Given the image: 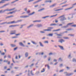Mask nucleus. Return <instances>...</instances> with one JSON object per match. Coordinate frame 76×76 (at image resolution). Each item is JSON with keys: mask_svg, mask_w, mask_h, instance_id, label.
<instances>
[{"mask_svg": "<svg viewBox=\"0 0 76 76\" xmlns=\"http://www.w3.org/2000/svg\"><path fill=\"white\" fill-rule=\"evenodd\" d=\"M63 18H62L60 19V21H64V20H67V18H65V17L64 16V15H62L59 17L58 18H63Z\"/></svg>", "mask_w": 76, "mask_h": 76, "instance_id": "nucleus-1", "label": "nucleus"}, {"mask_svg": "<svg viewBox=\"0 0 76 76\" xmlns=\"http://www.w3.org/2000/svg\"><path fill=\"white\" fill-rule=\"evenodd\" d=\"M22 20H23L22 19L18 20L17 21H11V23L12 24L13 23H19V22H22Z\"/></svg>", "mask_w": 76, "mask_h": 76, "instance_id": "nucleus-2", "label": "nucleus"}, {"mask_svg": "<svg viewBox=\"0 0 76 76\" xmlns=\"http://www.w3.org/2000/svg\"><path fill=\"white\" fill-rule=\"evenodd\" d=\"M6 23L7 24H12V21L8 22V23L7 22H3V23H0V25H4L5 24H6Z\"/></svg>", "mask_w": 76, "mask_h": 76, "instance_id": "nucleus-3", "label": "nucleus"}, {"mask_svg": "<svg viewBox=\"0 0 76 76\" xmlns=\"http://www.w3.org/2000/svg\"><path fill=\"white\" fill-rule=\"evenodd\" d=\"M35 26H36L37 28H42L43 27V25L41 24H38L35 25Z\"/></svg>", "mask_w": 76, "mask_h": 76, "instance_id": "nucleus-4", "label": "nucleus"}, {"mask_svg": "<svg viewBox=\"0 0 76 76\" xmlns=\"http://www.w3.org/2000/svg\"><path fill=\"white\" fill-rule=\"evenodd\" d=\"M16 30H13V31H10V32H11L10 33V35H13V34H16Z\"/></svg>", "mask_w": 76, "mask_h": 76, "instance_id": "nucleus-5", "label": "nucleus"}, {"mask_svg": "<svg viewBox=\"0 0 76 76\" xmlns=\"http://www.w3.org/2000/svg\"><path fill=\"white\" fill-rule=\"evenodd\" d=\"M11 0H1V1L0 2V4L1 3H5V1H10Z\"/></svg>", "mask_w": 76, "mask_h": 76, "instance_id": "nucleus-6", "label": "nucleus"}, {"mask_svg": "<svg viewBox=\"0 0 76 76\" xmlns=\"http://www.w3.org/2000/svg\"><path fill=\"white\" fill-rule=\"evenodd\" d=\"M19 25H11L9 26V28H12V27H15V26H19Z\"/></svg>", "mask_w": 76, "mask_h": 76, "instance_id": "nucleus-7", "label": "nucleus"}, {"mask_svg": "<svg viewBox=\"0 0 76 76\" xmlns=\"http://www.w3.org/2000/svg\"><path fill=\"white\" fill-rule=\"evenodd\" d=\"M64 41H65L63 39H60V40L58 41V42H60V43H61V44H62L63 43V42H64Z\"/></svg>", "mask_w": 76, "mask_h": 76, "instance_id": "nucleus-8", "label": "nucleus"}, {"mask_svg": "<svg viewBox=\"0 0 76 76\" xmlns=\"http://www.w3.org/2000/svg\"><path fill=\"white\" fill-rule=\"evenodd\" d=\"M6 11H7L6 9L4 10H0V13H4Z\"/></svg>", "mask_w": 76, "mask_h": 76, "instance_id": "nucleus-9", "label": "nucleus"}, {"mask_svg": "<svg viewBox=\"0 0 76 76\" xmlns=\"http://www.w3.org/2000/svg\"><path fill=\"white\" fill-rule=\"evenodd\" d=\"M58 47H59V48H60V49H61V50H64V48H63V46H61L60 45H58Z\"/></svg>", "mask_w": 76, "mask_h": 76, "instance_id": "nucleus-10", "label": "nucleus"}, {"mask_svg": "<svg viewBox=\"0 0 76 76\" xmlns=\"http://www.w3.org/2000/svg\"><path fill=\"white\" fill-rule=\"evenodd\" d=\"M19 44L20 45V46H22L24 47H25V45L22 42H20Z\"/></svg>", "mask_w": 76, "mask_h": 76, "instance_id": "nucleus-11", "label": "nucleus"}, {"mask_svg": "<svg viewBox=\"0 0 76 76\" xmlns=\"http://www.w3.org/2000/svg\"><path fill=\"white\" fill-rule=\"evenodd\" d=\"M57 5V4L55 3L54 4L52 5H51L50 6V7H54V6H55Z\"/></svg>", "mask_w": 76, "mask_h": 76, "instance_id": "nucleus-12", "label": "nucleus"}, {"mask_svg": "<svg viewBox=\"0 0 76 76\" xmlns=\"http://www.w3.org/2000/svg\"><path fill=\"white\" fill-rule=\"evenodd\" d=\"M53 29V27H48V30H49L48 31H51V29Z\"/></svg>", "mask_w": 76, "mask_h": 76, "instance_id": "nucleus-13", "label": "nucleus"}, {"mask_svg": "<svg viewBox=\"0 0 76 76\" xmlns=\"http://www.w3.org/2000/svg\"><path fill=\"white\" fill-rule=\"evenodd\" d=\"M41 22V20H36L33 21V23H35V22Z\"/></svg>", "mask_w": 76, "mask_h": 76, "instance_id": "nucleus-14", "label": "nucleus"}, {"mask_svg": "<svg viewBox=\"0 0 76 76\" xmlns=\"http://www.w3.org/2000/svg\"><path fill=\"white\" fill-rule=\"evenodd\" d=\"M56 54V53H53L52 52H50L48 54L49 56H51V55H55Z\"/></svg>", "mask_w": 76, "mask_h": 76, "instance_id": "nucleus-15", "label": "nucleus"}, {"mask_svg": "<svg viewBox=\"0 0 76 76\" xmlns=\"http://www.w3.org/2000/svg\"><path fill=\"white\" fill-rule=\"evenodd\" d=\"M42 0H38V1H36V2H34V3H33V4H36V3H38V2H39L41 1H42Z\"/></svg>", "mask_w": 76, "mask_h": 76, "instance_id": "nucleus-16", "label": "nucleus"}, {"mask_svg": "<svg viewBox=\"0 0 76 76\" xmlns=\"http://www.w3.org/2000/svg\"><path fill=\"white\" fill-rule=\"evenodd\" d=\"M53 34L52 33L49 34L47 35V36L48 37H53Z\"/></svg>", "mask_w": 76, "mask_h": 76, "instance_id": "nucleus-17", "label": "nucleus"}, {"mask_svg": "<svg viewBox=\"0 0 76 76\" xmlns=\"http://www.w3.org/2000/svg\"><path fill=\"white\" fill-rule=\"evenodd\" d=\"M34 26V24H31L29 26L27 27V28L28 29V28H31V27H32Z\"/></svg>", "mask_w": 76, "mask_h": 76, "instance_id": "nucleus-18", "label": "nucleus"}, {"mask_svg": "<svg viewBox=\"0 0 76 76\" xmlns=\"http://www.w3.org/2000/svg\"><path fill=\"white\" fill-rule=\"evenodd\" d=\"M76 14V12H74V13H72V16L71 18V19H73V15H75Z\"/></svg>", "mask_w": 76, "mask_h": 76, "instance_id": "nucleus-19", "label": "nucleus"}, {"mask_svg": "<svg viewBox=\"0 0 76 76\" xmlns=\"http://www.w3.org/2000/svg\"><path fill=\"white\" fill-rule=\"evenodd\" d=\"M15 8H14L12 9H11L10 10H8V9H6L7 11H11L12 10H15Z\"/></svg>", "mask_w": 76, "mask_h": 76, "instance_id": "nucleus-20", "label": "nucleus"}, {"mask_svg": "<svg viewBox=\"0 0 76 76\" xmlns=\"http://www.w3.org/2000/svg\"><path fill=\"white\" fill-rule=\"evenodd\" d=\"M39 43L40 44V47H44V45H42V43L41 42H39Z\"/></svg>", "mask_w": 76, "mask_h": 76, "instance_id": "nucleus-21", "label": "nucleus"}, {"mask_svg": "<svg viewBox=\"0 0 76 76\" xmlns=\"http://www.w3.org/2000/svg\"><path fill=\"white\" fill-rule=\"evenodd\" d=\"M63 8H61L60 9H58V10H54L55 12H57V11H59L60 10H63Z\"/></svg>", "mask_w": 76, "mask_h": 76, "instance_id": "nucleus-22", "label": "nucleus"}, {"mask_svg": "<svg viewBox=\"0 0 76 76\" xmlns=\"http://www.w3.org/2000/svg\"><path fill=\"white\" fill-rule=\"evenodd\" d=\"M11 46L12 47H15L16 46V45L12 44L11 45Z\"/></svg>", "mask_w": 76, "mask_h": 76, "instance_id": "nucleus-23", "label": "nucleus"}, {"mask_svg": "<svg viewBox=\"0 0 76 76\" xmlns=\"http://www.w3.org/2000/svg\"><path fill=\"white\" fill-rule=\"evenodd\" d=\"M64 74L66 76H68V75H69V73H67V72H64Z\"/></svg>", "mask_w": 76, "mask_h": 76, "instance_id": "nucleus-24", "label": "nucleus"}, {"mask_svg": "<svg viewBox=\"0 0 76 76\" xmlns=\"http://www.w3.org/2000/svg\"><path fill=\"white\" fill-rule=\"evenodd\" d=\"M57 24H54V23H52L50 25V26H57Z\"/></svg>", "mask_w": 76, "mask_h": 76, "instance_id": "nucleus-25", "label": "nucleus"}, {"mask_svg": "<svg viewBox=\"0 0 76 76\" xmlns=\"http://www.w3.org/2000/svg\"><path fill=\"white\" fill-rule=\"evenodd\" d=\"M28 53L27 52L25 54V57H28Z\"/></svg>", "mask_w": 76, "mask_h": 76, "instance_id": "nucleus-26", "label": "nucleus"}, {"mask_svg": "<svg viewBox=\"0 0 76 76\" xmlns=\"http://www.w3.org/2000/svg\"><path fill=\"white\" fill-rule=\"evenodd\" d=\"M35 14V12H34L32 13H31L30 14H28L29 16H31V15H33Z\"/></svg>", "mask_w": 76, "mask_h": 76, "instance_id": "nucleus-27", "label": "nucleus"}, {"mask_svg": "<svg viewBox=\"0 0 76 76\" xmlns=\"http://www.w3.org/2000/svg\"><path fill=\"white\" fill-rule=\"evenodd\" d=\"M9 4H10L8 3L4 5H3V6L4 7H5V6H8V5H9Z\"/></svg>", "mask_w": 76, "mask_h": 76, "instance_id": "nucleus-28", "label": "nucleus"}, {"mask_svg": "<svg viewBox=\"0 0 76 76\" xmlns=\"http://www.w3.org/2000/svg\"><path fill=\"white\" fill-rule=\"evenodd\" d=\"M60 31V29H58L57 30H54L53 31V32H56L57 31Z\"/></svg>", "mask_w": 76, "mask_h": 76, "instance_id": "nucleus-29", "label": "nucleus"}, {"mask_svg": "<svg viewBox=\"0 0 76 76\" xmlns=\"http://www.w3.org/2000/svg\"><path fill=\"white\" fill-rule=\"evenodd\" d=\"M58 61H63V59L61 58H60L58 60Z\"/></svg>", "mask_w": 76, "mask_h": 76, "instance_id": "nucleus-30", "label": "nucleus"}, {"mask_svg": "<svg viewBox=\"0 0 76 76\" xmlns=\"http://www.w3.org/2000/svg\"><path fill=\"white\" fill-rule=\"evenodd\" d=\"M58 15V14H56V15H52L50 17V18H53V17H54L55 16H57Z\"/></svg>", "mask_w": 76, "mask_h": 76, "instance_id": "nucleus-31", "label": "nucleus"}, {"mask_svg": "<svg viewBox=\"0 0 76 76\" xmlns=\"http://www.w3.org/2000/svg\"><path fill=\"white\" fill-rule=\"evenodd\" d=\"M0 53L1 54V55L2 56H4L5 54V53H1V51L0 50Z\"/></svg>", "mask_w": 76, "mask_h": 76, "instance_id": "nucleus-32", "label": "nucleus"}, {"mask_svg": "<svg viewBox=\"0 0 76 76\" xmlns=\"http://www.w3.org/2000/svg\"><path fill=\"white\" fill-rule=\"evenodd\" d=\"M31 42L33 44H34L35 45H37V43L35 42L31 41Z\"/></svg>", "mask_w": 76, "mask_h": 76, "instance_id": "nucleus-33", "label": "nucleus"}, {"mask_svg": "<svg viewBox=\"0 0 76 76\" xmlns=\"http://www.w3.org/2000/svg\"><path fill=\"white\" fill-rule=\"evenodd\" d=\"M44 9H45L44 8H42V9H40L38 11V12H41V11H42V10H44Z\"/></svg>", "mask_w": 76, "mask_h": 76, "instance_id": "nucleus-34", "label": "nucleus"}, {"mask_svg": "<svg viewBox=\"0 0 76 76\" xmlns=\"http://www.w3.org/2000/svg\"><path fill=\"white\" fill-rule=\"evenodd\" d=\"M68 58H69V59H70L71 58H72V57L71 56V54H69V55L68 56Z\"/></svg>", "mask_w": 76, "mask_h": 76, "instance_id": "nucleus-35", "label": "nucleus"}, {"mask_svg": "<svg viewBox=\"0 0 76 76\" xmlns=\"http://www.w3.org/2000/svg\"><path fill=\"white\" fill-rule=\"evenodd\" d=\"M26 12L27 14H28V13H31V11H30V10H28Z\"/></svg>", "mask_w": 76, "mask_h": 76, "instance_id": "nucleus-36", "label": "nucleus"}, {"mask_svg": "<svg viewBox=\"0 0 76 76\" xmlns=\"http://www.w3.org/2000/svg\"><path fill=\"white\" fill-rule=\"evenodd\" d=\"M4 63H7L8 62V60H5L3 61Z\"/></svg>", "mask_w": 76, "mask_h": 76, "instance_id": "nucleus-37", "label": "nucleus"}, {"mask_svg": "<svg viewBox=\"0 0 76 76\" xmlns=\"http://www.w3.org/2000/svg\"><path fill=\"white\" fill-rule=\"evenodd\" d=\"M73 73H70L69 74H68V76H71V75H73Z\"/></svg>", "mask_w": 76, "mask_h": 76, "instance_id": "nucleus-38", "label": "nucleus"}, {"mask_svg": "<svg viewBox=\"0 0 76 76\" xmlns=\"http://www.w3.org/2000/svg\"><path fill=\"white\" fill-rule=\"evenodd\" d=\"M34 65V64H32L31 65L29 66V67H30V68H31V67H32Z\"/></svg>", "mask_w": 76, "mask_h": 76, "instance_id": "nucleus-39", "label": "nucleus"}, {"mask_svg": "<svg viewBox=\"0 0 76 76\" xmlns=\"http://www.w3.org/2000/svg\"><path fill=\"white\" fill-rule=\"evenodd\" d=\"M71 26L72 27H76V24H73V25H72Z\"/></svg>", "mask_w": 76, "mask_h": 76, "instance_id": "nucleus-40", "label": "nucleus"}, {"mask_svg": "<svg viewBox=\"0 0 76 76\" xmlns=\"http://www.w3.org/2000/svg\"><path fill=\"white\" fill-rule=\"evenodd\" d=\"M63 38H64V39H69V38L68 37H64Z\"/></svg>", "mask_w": 76, "mask_h": 76, "instance_id": "nucleus-41", "label": "nucleus"}, {"mask_svg": "<svg viewBox=\"0 0 76 76\" xmlns=\"http://www.w3.org/2000/svg\"><path fill=\"white\" fill-rule=\"evenodd\" d=\"M64 71V69H62L61 70L59 71V73H61V72H63Z\"/></svg>", "mask_w": 76, "mask_h": 76, "instance_id": "nucleus-42", "label": "nucleus"}, {"mask_svg": "<svg viewBox=\"0 0 76 76\" xmlns=\"http://www.w3.org/2000/svg\"><path fill=\"white\" fill-rule=\"evenodd\" d=\"M66 28L67 27V26H64L61 27V28Z\"/></svg>", "mask_w": 76, "mask_h": 76, "instance_id": "nucleus-43", "label": "nucleus"}, {"mask_svg": "<svg viewBox=\"0 0 76 76\" xmlns=\"http://www.w3.org/2000/svg\"><path fill=\"white\" fill-rule=\"evenodd\" d=\"M75 35L74 34H68L69 36H70L71 37H73V36H74Z\"/></svg>", "mask_w": 76, "mask_h": 76, "instance_id": "nucleus-44", "label": "nucleus"}, {"mask_svg": "<svg viewBox=\"0 0 76 76\" xmlns=\"http://www.w3.org/2000/svg\"><path fill=\"white\" fill-rule=\"evenodd\" d=\"M29 67V65H26L24 67V69H26V68H28Z\"/></svg>", "mask_w": 76, "mask_h": 76, "instance_id": "nucleus-45", "label": "nucleus"}, {"mask_svg": "<svg viewBox=\"0 0 76 76\" xmlns=\"http://www.w3.org/2000/svg\"><path fill=\"white\" fill-rule=\"evenodd\" d=\"M27 9H28V8H27V7L25 8L24 9V11H25V12H27Z\"/></svg>", "mask_w": 76, "mask_h": 76, "instance_id": "nucleus-46", "label": "nucleus"}, {"mask_svg": "<svg viewBox=\"0 0 76 76\" xmlns=\"http://www.w3.org/2000/svg\"><path fill=\"white\" fill-rule=\"evenodd\" d=\"M40 32L41 33V34H45V31H40Z\"/></svg>", "mask_w": 76, "mask_h": 76, "instance_id": "nucleus-47", "label": "nucleus"}, {"mask_svg": "<svg viewBox=\"0 0 76 76\" xmlns=\"http://www.w3.org/2000/svg\"><path fill=\"white\" fill-rule=\"evenodd\" d=\"M15 2H16V0H15L12 2H11V4H13V3H15Z\"/></svg>", "mask_w": 76, "mask_h": 76, "instance_id": "nucleus-48", "label": "nucleus"}, {"mask_svg": "<svg viewBox=\"0 0 76 76\" xmlns=\"http://www.w3.org/2000/svg\"><path fill=\"white\" fill-rule=\"evenodd\" d=\"M72 61H73V62H76V59L73 58L72 60Z\"/></svg>", "mask_w": 76, "mask_h": 76, "instance_id": "nucleus-49", "label": "nucleus"}, {"mask_svg": "<svg viewBox=\"0 0 76 76\" xmlns=\"http://www.w3.org/2000/svg\"><path fill=\"white\" fill-rule=\"evenodd\" d=\"M39 71H37L36 73V75H38L39 74Z\"/></svg>", "mask_w": 76, "mask_h": 76, "instance_id": "nucleus-50", "label": "nucleus"}, {"mask_svg": "<svg viewBox=\"0 0 76 76\" xmlns=\"http://www.w3.org/2000/svg\"><path fill=\"white\" fill-rule=\"evenodd\" d=\"M66 31H71V30H72V29L68 28V29H66Z\"/></svg>", "mask_w": 76, "mask_h": 76, "instance_id": "nucleus-51", "label": "nucleus"}, {"mask_svg": "<svg viewBox=\"0 0 76 76\" xmlns=\"http://www.w3.org/2000/svg\"><path fill=\"white\" fill-rule=\"evenodd\" d=\"M63 64H61L59 65V67H63Z\"/></svg>", "mask_w": 76, "mask_h": 76, "instance_id": "nucleus-52", "label": "nucleus"}, {"mask_svg": "<svg viewBox=\"0 0 76 76\" xmlns=\"http://www.w3.org/2000/svg\"><path fill=\"white\" fill-rule=\"evenodd\" d=\"M20 35V33H18V34H15V36H19Z\"/></svg>", "mask_w": 76, "mask_h": 76, "instance_id": "nucleus-53", "label": "nucleus"}, {"mask_svg": "<svg viewBox=\"0 0 76 76\" xmlns=\"http://www.w3.org/2000/svg\"><path fill=\"white\" fill-rule=\"evenodd\" d=\"M31 75H32V76H34V74L32 73V70H31Z\"/></svg>", "mask_w": 76, "mask_h": 76, "instance_id": "nucleus-54", "label": "nucleus"}, {"mask_svg": "<svg viewBox=\"0 0 76 76\" xmlns=\"http://www.w3.org/2000/svg\"><path fill=\"white\" fill-rule=\"evenodd\" d=\"M18 47H16V48H15L14 49V51H15V50H17V49H18Z\"/></svg>", "mask_w": 76, "mask_h": 76, "instance_id": "nucleus-55", "label": "nucleus"}, {"mask_svg": "<svg viewBox=\"0 0 76 76\" xmlns=\"http://www.w3.org/2000/svg\"><path fill=\"white\" fill-rule=\"evenodd\" d=\"M43 70L41 71V73H42V72H45V69L44 68L43 69Z\"/></svg>", "mask_w": 76, "mask_h": 76, "instance_id": "nucleus-56", "label": "nucleus"}, {"mask_svg": "<svg viewBox=\"0 0 76 76\" xmlns=\"http://www.w3.org/2000/svg\"><path fill=\"white\" fill-rule=\"evenodd\" d=\"M44 43H45L46 44H48V41H45L44 42Z\"/></svg>", "mask_w": 76, "mask_h": 76, "instance_id": "nucleus-57", "label": "nucleus"}, {"mask_svg": "<svg viewBox=\"0 0 76 76\" xmlns=\"http://www.w3.org/2000/svg\"><path fill=\"white\" fill-rule=\"evenodd\" d=\"M29 17V16L28 15V16H24V18H28Z\"/></svg>", "mask_w": 76, "mask_h": 76, "instance_id": "nucleus-58", "label": "nucleus"}, {"mask_svg": "<svg viewBox=\"0 0 76 76\" xmlns=\"http://www.w3.org/2000/svg\"><path fill=\"white\" fill-rule=\"evenodd\" d=\"M47 67H48V69L49 70H50V66H49V65H47Z\"/></svg>", "mask_w": 76, "mask_h": 76, "instance_id": "nucleus-59", "label": "nucleus"}, {"mask_svg": "<svg viewBox=\"0 0 76 76\" xmlns=\"http://www.w3.org/2000/svg\"><path fill=\"white\" fill-rule=\"evenodd\" d=\"M68 6V4H66V5H63L62 6V7H66V6Z\"/></svg>", "mask_w": 76, "mask_h": 76, "instance_id": "nucleus-60", "label": "nucleus"}, {"mask_svg": "<svg viewBox=\"0 0 76 76\" xmlns=\"http://www.w3.org/2000/svg\"><path fill=\"white\" fill-rule=\"evenodd\" d=\"M14 73H15V72H14V71H12L11 72V74H13Z\"/></svg>", "mask_w": 76, "mask_h": 76, "instance_id": "nucleus-61", "label": "nucleus"}, {"mask_svg": "<svg viewBox=\"0 0 76 76\" xmlns=\"http://www.w3.org/2000/svg\"><path fill=\"white\" fill-rule=\"evenodd\" d=\"M66 69H67V70H69V69H70V67H69L68 66H66Z\"/></svg>", "mask_w": 76, "mask_h": 76, "instance_id": "nucleus-62", "label": "nucleus"}, {"mask_svg": "<svg viewBox=\"0 0 76 76\" xmlns=\"http://www.w3.org/2000/svg\"><path fill=\"white\" fill-rule=\"evenodd\" d=\"M75 5H76V3L74 4H72V6H75Z\"/></svg>", "mask_w": 76, "mask_h": 76, "instance_id": "nucleus-63", "label": "nucleus"}, {"mask_svg": "<svg viewBox=\"0 0 76 76\" xmlns=\"http://www.w3.org/2000/svg\"><path fill=\"white\" fill-rule=\"evenodd\" d=\"M50 60H51V57H49L48 58V61H50Z\"/></svg>", "mask_w": 76, "mask_h": 76, "instance_id": "nucleus-64", "label": "nucleus"}]
</instances>
